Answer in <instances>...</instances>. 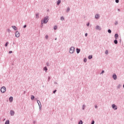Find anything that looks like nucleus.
Instances as JSON below:
<instances>
[{"label":"nucleus","instance_id":"2eb2a0df","mask_svg":"<svg viewBox=\"0 0 124 124\" xmlns=\"http://www.w3.org/2000/svg\"><path fill=\"white\" fill-rule=\"evenodd\" d=\"M39 14H36V18H37V19H38L39 18Z\"/></svg>","mask_w":124,"mask_h":124},{"label":"nucleus","instance_id":"a878e982","mask_svg":"<svg viewBox=\"0 0 124 124\" xmlns=\"http://www.w3.org/2000/svg\"><path fill=\"white\" fill-rule=\"evenodd\" d=\"M7 45H8V42H7L5 45V46H6V47H7Z\"/></svg>","mask_w":124,"mask_h":124},{"label":"nucleus","instance_id":"4c0bfd02","mask_svg":"<svg viewBox=\"0 0 124 124\" xmlns=\"http://www.w3.org/2000/svg\"><path fill=\"white\" fill-rule=\"evenodd\" d=\"M103 73H104V71H102V74H103Z\"/></svg>","mask_w":124,"mask_h":124},{"label":"nucleus","instance_id":"72a5a7b5","mask_svg":"<svg viewBox=\"0 0 124 124\" xmlns=\"http://www.w3.org/2000/svg\"><path fill=\"white\" fill-rule=\"evenodd\" d=\"M85 36H88V33H85Z\"/></svg>","mask_w":124,"mask_h":124},{"label":"nucleus","instance_id":"6e6552de","mask_svg":"<svg viewBox=\"0 0 124 124\" xmlns=\"http://www.w3.org/2000/svg\"><path fill=\"white\" fill-rule=\"evenodd\" d=\"M96 29V30H98L99 31H100V30H101V28L99 26H97Z\"/></svg>","mask_w":124,"mask_h":124},{"label":"nucleus","instance_id":"393cba45","mask_svg":"<svg viewBox=\"0 0 124 124\" xmlns=\"http://www.w3.org/2000/svg\"><path fill=\"white\" fill-rule=\"evenodd\" d=\"M37 101L39 106H40L39 103H40V101H39V100H37Z\"/></svg>","mask_w":124,"mask_h":124},{"label":"nucleus","instance_id":"cd10ccee","mask_svg":"<svg viewBox=\"0 0 124 124\" xmlns=\"http://www.w3.org/2000/svg\"><path fill=\"white\" fill-rule=\"evenodd\" d=\"M84 62H87V59H84Z\"/></svg>","mask_w":124,"mask_h":124},{"label":"nucleus","instance_id":"f257e3e1","mask_svg":"<svg viewBox=\"0 0 124 124\" xmlns=\"http://www.w3.org/2000/svg\"><path fill=\"white\" fill-rule=\"evenodd\" d=\"M6 91V88L4 86L1 87V89H0V92L2 93H5Z\"/></svg>","mask_w":124,"mask_h":124},{"label":"nucleus","instance_id":"6ab92c4d","mask_svg":"<svg viewBox=\"0 0 124 124\" xmlns=\"http://www.w3.org/2000/svg\"><path fill=\"white\" fill-rule=\"evenodd\" d=\"M61 20L62 21H63V20H64V17H63V16L61 17Z\"/></svg>","mask_w":124,"mask_h":124},{"label":"nucleus","instance_id":"4be33fe9","mask_svg":"<svg viewBox=\"0 0 124 124\" xmlns=\"http://www.w3.org/2000/svg\"><path fill=\"white\" fill-rule=\"evenodd\" d=\"M78 124H83V122L82 121H80L79 123Z\"/></svg>","mask_w":124,"mask_h":124},{"label":"nucleus","instance_id":"f03ea898","mask_svg":"<svg viewBox=\"0 0 124 124\" xmlns=\"http://www.w3.org/2000/svg\"><path fill=\"white\" fill-rule=\"evenodd\" d=\"M74 51H75V48H74V47L72 46L70 48V54H73V53H74Z\"/></svg>","mask_w":124,"mask_h":124},{"label":"nucleus","instance_id":"bb28decb","mask_svg":"<svg viewBox=\"0 0 124 124\" xmlns=\"http://www.w3.org/2000/svg\"><path fill=\"white\" fill-rule=\"evenodd\" d=\"M105 54H106V55H108V50L106 51Z\"/></svg>","mask_w":124,"mask_h":124},{"label":"nucleus","instance_id":"39448f33","mask_svg":"<svg viewBox=\"0 0 124 124\" xmlns=\"http://www.w3.org/2000/svg\"><path fill=\"white\" fill-rule=\"evenodd\" d=\"M112 107L113 109H114V110H117V106L115 105L114 104L112 105Z\"/></svg>","mask_w":124,"mask_h":124},{"label":"nucleus","instance_id":"58836bf2","mask_svg":"<svg viewBox=\"0 0 124 124\" xmlns=\"http://www.w3.org/2000/svg\"><path fill=\"white\" fill-rule=\"evenodd\" d=\"M118 24V22H116L115 25H117Z\"/></svg>","mask_w":124,"mask_h":124},{"label":"nucleus","instance_id":"473e14b6","mask_svg":"<svg viewBox=\"0 0 124 124\" xmlns=\"http://www.w3.org/2000/svg\"><path fill=\"white\" fill-rule=\"evenodd\" d=\"M56 92H57V90L54 91H53V93H55Z\"/></svg>","mask_w":124,"mask_h":124},{"label":"nucleus","instance_id":"f3484780","mask_svg":"<svg viewBox=\"0 0 124 124\" xmlns=\"http://www.w3.org/2000/svg\"><path fill=\"white\" fill-rule=\"evenodd\" d=\"M5 124H9V120H7V121L5 122Z\"/></svg>","mask_w":124,"mask_h":124},{"label":"nucleus","instance_id":"9b49d317","mask_svg":"<svg viewBox=\"0 0 124 124\" xmlns=\"http://www.w3.org/2000/svg\"><path fill=\"white\" fill-rule=\"evenodd\" d=\"M12 28L14 29L15 31H17V27H16V26H12Z\"/></svg>","mask_w":124,"mask_h":124},{"label":"nucleus","instance_id":"412c9836","mask_svg":"<svg viewBox=\"0 0 124 124\" xmlns=\"http://www.w3.org/2000/svg\"><path fill=\"white\" fill-rule=\"evenodd\" d=\"M60 3H61V0H59L58 1V2H57L58 5H59V4H60Z\"/></svg>","mask_w":124,"mask_h":124},{"label":"nucleus","instance_id":"7ed1b4c3","mask_svg":"<svg viewBox=\"0 0 124 124\" xmlns=\"http://www.w3.org/2000/svg\"><path fill=\"white\" fill-rule=\"evenodd\" d=\"M48 20L49 19L48 18V17H45L43 20V23L44 24H46L48 22Z\"/></svg>","mask_w":124,"mask_h":124},{"label":"nucleus","instance_id":"b1692460","mask_svg":"<svg viewBox=\"0 0 124 124\" xmlns=\"http://www.w3.org/2000/svg\"><path fill=\"white\" fill-rule=\"evenodd\" d=\"M111 30H108V33H111Z\"/></svg>","mask_w":124,"mask_h":124},{"label":"nucleus","instance_id":"a19ab883","mask_svg":"<svg viewBox=\"0 0 124 124\" xmlns=\"http://www.w3.org/2000/svg\"><path fill=\"white\" fill-rule=\"evenodd\" d=\"M95 108H97V106H95Z\"/></svg>","mask_w":124,"mask_h":124},{"label":"nucleus","instance_id":"c9c22d12","mask_svg":"<svg viewBox=\"0 0 124 124\" xmlns=\"http://www.w3.org/2000/svg\"><path fill=\"white\" fill-rule=\"evenodd\" d=\"M89 26H90V23L87 24V26L89 27Z\"/></svg>","mask_w":124,"mask_h":124},{"label":"nucleus","instance_id":"4468645a","mask_svg":"<svg viewBox=\"0 0 124 124\" xmlns=\"http://www.w3.org/2000/svg\"><path fill=\"white\" fill-rule=\"evenodd\" d=\"M88 59H89V60H91V59H93V56L90 55V56L88 57Z\"/></svg>","mask_w":124,"mask_h":124},{"label":"nucleus","instance_id":"7c9ffc66","mask_svg":"<svg viewBox=\"0 0 124 124\" xmlns=\"http://www.w3.org/2000/svg\"><path fill=\"white\" fill-rule=\"evenodd\" d=\"M46 39H48V35H46Z\"/></svg>","mask_w":124,"mask_h":124},{"label":"nucleus","instance_id":"f8f14e48","mask_svg":"<svg viewBox=\"0 0 124 124\" xmlns=\"http://www.w3.org/2000/svg\"><path fill=\"white\" fill-rule=\"evenodd\" d=\"M118 36H119V35H118V34H115V39H118Z\"/></svg>","mask_w":124,"mask_h":124},{"label":"nucleus","instance_id":"423d86ee","mask_svg":"<svg viewBox=\"0 0 124 124\" xmlns=\"http://www.w3.org/2000/svg\"><path fill=\"white\" fill-rule=\"evenodd\" d=\"M9 100L10 102H12V101H13V97L11 96L9 98Z\"/></svg>","mask_w":124,"mask_h":124},{"label":"nucleus","instance_id":"5701e85b","mask_svg":"<svg viewBox=\"0 0 124 124\" xmlns=\"http://www.w3.org/2000/svg\"><path fill=\"white\" fill-rule=\"evenodd\" d=\"M57 28L58 27H57V26H54V30H57Z\"/></svg>","mask_w":124,"mask_h":124},{"label":"nucleus","instance_id":"dca6fc26","mask_svg":"<svg viewBox=\"0 0 124 124\" xmlns=\"http://www.w3.org/2000/svg\"><path fill=\"white\" fill-rule=\"evenodd\" d=\"M114 43L115 44H118V41L117 40H115Z\"/></svg>","mask_w":124,"mask_h":124},{"label":"nucleus","instance_id":"e433bc0d","mask_svg":"<svg viewBox=\"0 0 124 124\" xmlns=\"http://www.w3.org/2000/svg\"><path fill=\"white\" fill-rule=\"evenodd\" d=\"M24 28H27V25H24Z\"/></svg>","mask_w":124,"mask_h":124},{"label":"nucleus","instance_id":"1a4fd4ad","mask_svg":"<svg viewBox=\"0 0 124 124\" xmlns=\"http://www.w3.org/2000/svg\"><path fill=\"white\" fill-rule=\"evenodd\" d=\"M113 78L114 80H116L117 79V75H113Z\"/></svg>","mask_w":124,"mask_h":124},{"label":"nucleus","instance_id":"9d476101","mask_svg":"<svg viewBox=\"0 0 124 124\" xmlns=\"http://www.w3.org/2000/svg\"><path fill=\"white\" fill-rule=\"evenodd\" d=\"M95 19H98L99 18V15H96L95 16Z\"/></svg>","mask_w":124,"mask_h":124},{"label":"nucleus","instance_id":"ddd939ff","mask_svg":"<svg viewBox=\"0 0 124 124\" xmlns=\"http://www.w3.org/2000/svg\"><path fill=\"white\" fill-rule=\"evenodd\" d=\"M77 53L78 54H79V53H80V49H78V48H77Z\"/></svg>","mask_w":124,"mask_h":124},{"label":"nucleus","instance_id":"aec40b11","mask_svg":"<svg viewBox=\"0 0 124 124\" xmlns=\"http://www.w3.org/2000/svg\"><path fill=\"white\" fill-rule=\"evenodd\" d=\"M44 70H46V71H47V70H48V69H47V67H45L44 68Z\"/></svg>","mask_w":124,"mask_h":124},{"label":"nucleus","instance_id":"c85d7f7f","mask_svg":"<svg viewBox=\"0 0 124 124\" xmlns=\"http://www.w3.org/2000/svg\"><path fill=\"white\" fill-rule=\"evenodd\" d=\"M115 1L116 3H119V0H116Z\"/></svg>","mask_w":124,"mask_h":124},{"label":"nucleus","instance_id":"f704fd0d","mask_svg":"<svg viewBox=\"0 0 124 124\" xmlns=\"http://www.w3.org/2000/svg\"><path fill=\"white\" fill-rule=\"evenodd\" d=\"M92 124H94V121H93Z\"/></svg>","mask_w":124,"mask_h":124},{"label":"nucleus","instance_id":"ea45409f","mask_svg":"<svg viewBox=\"0 0 124 124\" xmlns=\"http://www.w3.org/2000/svg\"><path fill=\"white\" fill-rule=\"evenodd\" d=\"M118 24V22H116L115 25H117Z\"/></svg>","mask_w":124,"mask_h":124},{"label":"nucleus","instance_id":"c756f323","mask_svg":"<svg viewBox=\"0 0 124 124\" xmlns=\"http://www.w3.org/2000/svg\"><path fill=\"white\" fill-rule=\"evenodd\" d=\"M70 10V9L69 8H68L67 9V11L68 12V11H69Z\"/></svg>","mask_w":124,"mask_h":124},{"label":"nucleus","instance_id":"a211bd4d","mask_svg":"<svg viewBox=\"0 0 124 124\" xmlns=\"http://www.w3.org/2000/svg\"><path fill=\"white\" fill-rule=\"evenodd\" d=\"M31 99L32 100H33V99H34V96L31 95Z\"/></svg>","mask_w":124,"mask_h":124},{"label":"nucleus","instance_id":"0eeeda50","mask_svg":"<svg viewBox=\"0 0 124 124\" xmlns=\"http://www.w3.org/2000/svg\"><path fill=\"white\" fill-rule=\"evenodd\" d=\"M10 114L11 116H14V114H15V112L13 110H11Z\"/></svg>","mask_w":124,"mask_h":124},{"label":"nucleus","instance_id":"20e7f679","mask_svg":"<svg viewBox=\"0 0 124 124\" xmlns=\"http://www.w3.org/2000/svg\"><path fill=\"white\" fill-rule=\"evenodd\" d=\"M16 37H19V36H20V33L19 31H17L16 32Z\"/></svg>","mask_w":124,"mask_h":124},{"label":"nucleus","instance_id":"2f4dec72","mask_svg":"<svg viewBox=\"0 0 124 124\" xmlns=\"http://www.w3.org/2000/svg\"><path fill=\"white\" fill-rule=\"evenodd\" d=\"M12 51H10L9 52V54H12Z\"/></svg>","mask_w":124,"mask_h":124},{"label":"nucleus","instance_id":"79ce46f5","mask_svg":"<svg viewBox=\"0 0 124 124\" xmlns=\"http://www.w3.org/2000/svg\"><path fill=\"white\" fill-rule=\"evenodd\" d=\"M42 24H43V22L42 21Z\"/></svg>","mask_w":124,"mask_h":124}]
</instances>
